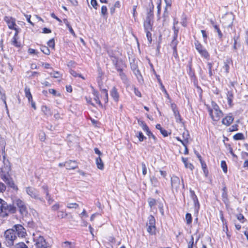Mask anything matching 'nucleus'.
<instances>
[{"instance_id":"22","label":"nucleus","mask_w":248,"mask_h":248,"mask_svg":"<svg viewBox=\"0 0 248 248\" xmlns=\"http://www.w3.org/2000/svg\"><path fill=\"white\" fill-rule=\"evenodd\" d=\"M41 110L46 115L51 116L52 114L50 109L46 106H43Z\"/></svg>"},{"instance_id":"37","label":"nucleus","mask_w":248,"mask_h":248,"mask_svg":"<svg viewBox=\"0 0 248 248\" xmlns=\"http://www.w3.org/2000/svg\"><path fill=\"white\" fill-rule=\"evenodd\" d=\"M9 186L13 188V189H17V186L15 184L13 181L10 178L9 180L6 183Z\"/></svg>"},{"instance_id":"18","label":"nucleus","mask_w":248,"mask_h":248,"mask_svg":"<svg viewBox=\"0 0 248 248\" xmlns=\"http://www.w3.org/2000/svg\"><path fill=\"white\" fill-rule=\"evenodd\" d=\"M24 91L25 96L28 98L29 102H30V101H32V96L31 93L30 88L27 86L25 87Z\"/></svg>"},{"instance_id":"17","label":"nucleus","mask_w":248,"mask_h":248,"mask_svg":"<svg viewBox=\"0 0 248 248\" xmlns=\"http://www.w3.org/2000/svg\"><path fill=\"white\" fill-rule=\"evenodd\" d=\"M227 98L229 105L231 106L232 105V102L233 99V94L232 91H228L227 92Z\"/></svg>"},{"instance_id":"13","label":"nucleus","mask_w":248,"mask_h":248,"mask_svg":"<svg viewBox=\"0 0 248 248\" xmlns=\"http://www.w3.org/2000/svg\"><path fill=\"white\" fill-rule=\"evenodd\" d=\"M78 168V165L76 161L69 160L66 162V169L74 170Z\"/></svg>"},{"instance_id":"14","label":"nucleus","mask_w":248,"mask_h":248,"mask_svg":"<svg viewBox=\"0 0 248 248\" xmlns=\"http://www.w3.org/2000/svg\"><path fill=\"white\" fill-rule=\"evenodd\" d=\"M221 196L222 201L224 202V203L227 205L229 203V200L228 199L227 191L226 187H224L222 189V193Z\"/></svg>"},{"instance_id":"16","label":"nucleus","mask_w":248,"mask_h":248,"mask_svg":"<svg viewBox=\"0 0 248 248\" xmlns=\"http://www.w3.org/2000/svg\"><path fill=\"white\" fill-rule=\"evenodd\" d=\"M95 163L97 167L100 170H103L104 168V165L103 161L102 160L100 156H98L95 159Z\"/></svg>"},{"instance_id":"8","label":"nucleus","mask_w":248,"mask_h":248,"mask_svg":"<svg viewBox=\"0 0 248 248\" xmlns=\"http://www.w3.org/2000/svg\"><path fill=\"white\" fill-rule=\"evenodd\" d=\"M4 20L7 23L8 28L12 30L16 26V19L9 16H5L4 17Z\"/></svg>"},{"instance_id":"48","label":"nucleus","mask_w":248,"mask_h":248,"mask_svg":"<svg viewBox=\"0 0 248 248\" xmlns=\"http://www.w3.org/2000/svg\"><path fill=\"white\" fill-rule=\"evenodd\" d=\"M47 45L49 47H51L52 48H54V47H55V42H54V38H52V39L49 40L47 42Z\"/></svg>"},{"instance_id":"26","label":"nucleus","mask_w":248,"mask_h":248,"mask_svg":"<svg viewBox=\"0 0 248 248\" xmlns=\"http://www.w3.org/2000/svg\"><path fill=\"white\" fill-rule=\"evenodd\" d=\"M233 139L238 140H242L244 139V136L241 133H238L234 135L233 137Z\"/></svg>"},{"instance_id":"23","label":"nucleus","mask_w":248,"mask_h":248,"mask_svg":"<svg viewBox=\"0 0 248 248\" xmlns=\"http://www.w3.org/2000/svg\"><path fill=\"white\" fill-rule=\"evenodd\" d=\"M18 36H14L12 40V44L16 47H20L21 46L20 42H18Z\"/></svg>"},{"instance_id":"42","label":"nucleus","mask_w":248,"mask_h":248,"mask_svg":"<svg viewBox=\"0 0 248 248\" xmlns=\"http://www.w3.org/2000/svg\"><path fill=\"white\" fill-rule=\"evenodd\" d=\"M67 207L69 209H76L78 207V204H77V203H69L67 204Z\"/></svg>"},{"instance_id":"21","label":"nucleus","mask_w":248,"mask_h":248,"mask_svg":"<svg viewBox=\"0 0 248 248\" xmlns=\"http://www.w3.org/2000/svg\"><path fill=\"white\" fill-rule=\"evenodd\" d=\"M115 68L118 72L123 70V68L125 67V64L122 60L114 65Z\"/></svg>"},{"instance_id":"59","label":"nucleus","mask_w":248,"mask_h":248,"mask_svg":"<svg viewBox=\"0 0 248 248\" xmlns=\"http://www.w3.org/2000/svg\"><path fill=\"white\" fill-rule=\"evenodd\" d=\"M67 65L70 67H75L76 66V62L73 61H70L67 62Z\"/></svg>"},{"instance_id":"1","label":"nucleus","mask_w":248,"mask_h":248,"mask_svg":"<svg viewBox=\"0 0 248 248\" xmlns=\"http://www.w3.org/2000/svg\"><path fill=\"white\" fill-rule=\"evenodd\" d=\"M26 232L24 228L21 225H15L12 229L7 230L3 234V243L7 247L12 248L14 246L17 236L20 237L25 236Z\"/></svg>"},{"instance_id":"24","label":"nucleus","mask_w":248,"mask_h":248,"mask_svg":"<svg viewBox=\"0 0 248 248\" xmlns=\"http://www.w3.org/2000/svg\"><path fill=\"white\" fill-rule=\"evenodd\" d=\"M173 112L175 116L176 122L181 123L182 122V119L178 110L173 111Z\"/></svg>"},{"instance_id":"11","label":"nucleus","mask_w":248,"mask_h":248,"mask_svg":"<svg viewBox=\"0 0 248 248\" xmlns=\"http://www.w3.org/2000/svg\"><path fill=\"white\" fill-rule=\"evenodd\" d=\"M233 118L232 116H227L222 120V123L226 126L230 125L233 121Z\"/></svg>"},{"instance_id":"20","label":"nucleus","mask_w":248,"mask_h":248,"mask_svg":"<svg viewBox=\"0 0 248 248\" xmlns=\"http://www.w3.org/2000/svg\"><path fill=\"white\" fill-rule=\"evenodd\" d=\"M154 15L152 11H150L148 13L147 16L146 17V19L144 21V22H147L150 23H153V18Z\"/></svg>"},{"instance_id":"55","label":"nucleus","mask_w":248,"mask_h":248,"mask_svg":"<svg viewBox=\"0 0 248 248\" xmlns=\"http://www.w3.org/2000/svg\"><path fill=\"white\" fill-rule=\"evenodd\" d=\"M194 246V238L192 236H191V239L188 244V248H193Z\"/></svg>"},{"instance_id":"28","label":"nucleus","mask_w":248,"mask_h":248,"mask_svg":"<svg viewBox=\"0 0 248 248\" xmlns=\"http://www.w3.org/2000/svg\"><path fill=\"white\" fill-rule=\"evenodd\" d=\"M118 72L119 73V76L123 82L126 83L127 81V78L125 74L123 72V70L120 71Z\"/></svg>"},{"instance_id":"32","label":"nucleus","mask_w":248,"mask_h":248,"mask_svg":"<svg viewBox=\"0 0 248 248\" xmlns=\"http://www.w3.org/2000/svg\"><path fill=\"white\" fill-rule=\"evenodd\" d=\"M147 231L150 234H154L155 232V225H147Z\"/></svg>"},{"instance_id":"51","label":"nucleus","mask_w":248,"mask_h":248,"mask_svg":"<svg viewBox=\"0 0 248 248\" xmlns=\"http://www.w3.org/2000/svg\"><path fill=\"white\" fill-rule=\"evenodd\" d=\"M42 188L44 190V192L45 193L46 196L50 195L47 186L44 185L42 186Z\"/></svg>"},{"instance_id":"43","label":"nucleus","mask_w":248,"mask_h":248,"mask_svg":"<svg viewBox=\"0 0 248 248\" xmlns=\"http://www.w3.org/2000/svg\"><path fill=\"white\" fill-rule=\"evenodd\" d=\"M221 167L223 170V171L224 173H227V164L225 161H221Z\"/></svg>"},{"instance_id":"52","label":"nucleus","mask_w":248,"mask_h":248,"mask_svg":"<svg viewBox=\"0 0 248 248\" xmlns=\"http://www.w3.org/2000/svg\"><path fill=\"white\" fill-rule=\"evenodd\" d=\"M50 75L51 77L54 78H59L60 77V73L57 71V72H54L53 73H50Z\"/></svg>"},{"instance_id":"49","label":"nucleus","mask_w":248,"mask_h":248,"mask_svg":"<svg viewBox=\"0 0 248 248\" xmlns=\"http://www.w3.org/2000/svg\"><path fill=\"white\" fill-rule=\"evenodd\" d=\"M207 65H208V70H209V74L210 77H211L213 75L212 70V67H213V64L211 62H208Z\"/></svg>"},{"instance_id":"34","label":"nucleus","mask_w":248,"mask_h":248,"mask_svg":"<svg viewBox=\"0 0 248 248\" xmlns=\"http://www.w3.org/2000/svg\"><path fill=\"white\" fill-rule=\"evenodd\" d=\"M14 246V248H28V246L23 242L18 243Z\"/></svg>"},{"instance_id":"10","label":"nucleus","mask_w":248,"mask_h":248,"mask_svg":"<svg viewBox=\"0 0 248 248\" xmlns=\"http://www.w3.org/2000/svg\"><path fill=\"white\" fill-rule=\"evenodd\" d=\"M156 77L157 78V81L159 84V85L160 86V89L162 91V92L165 93V95H166V97H167V99H168L170 101H171V99L170 97V95L169 94V93H168L167 90H166V89L165 88V87L163 85L160 78H159V76L158 75H156Z\"/></svg>"},{"instance_id":"7","label":"nucleus","mask_w":248,"mask_h":248,"mask_svg":"<svg viewBox=\"0 0 248 248\" xmlns=\"http://www.w3.org/2000/svg\"><path fill=\"white\" fill-rule=\"evenodd\" d=\"M170 181L172 190L175 189L177 191L180 186V180L179 178L176 176L173 175L171 177Z\"/></svg>"},{"instance_id":"41","label":"nucleus","mask_w":248,"mask_h":248,"mask_svg":"<svg viewBox=\"0 0 248 248\" xmlns=\"http://www.w3.org/2000/svg\"><path fill=\"white\" fill-rule=\"evenodd\" d=\"M186 223L189 224L192 222V217L190 213H186Z\"/></svg>"},{"instance_id":"60","label":"nucleus","mask_w":248,"mask_h":248,"mask_svg":"<svg viewBox=\"0 0 248 248\" xmlns=\"http://www.w3.org/2000/svg\"><path fill=\"white\" fill-rule=\"evenodd\" d=\"M6 189V186L2 182H0V192H4Z\"/></svg>"},{"instance_id":"47","label":"nucleus","mask_w":248,"mask_h":248,"mask_svg":"<svg viewBox=\"0 0 248 248\" xmlns=\"http://www.w3.org/2000/svg\"><path fill=\"white\" fill-rule=\"evenodd\" d=\"M108 9L106 6L103 5L101 7V14L103 16H105L107 15Z\"/></svg>"},{"instance_id":"50","label":"nucleus","mask_w":248,"mask_h":248,"mask_svg":"<svg viewBox=\"0 0 248 248\" xmlns=\"http://www.w3.org/2000/svg\"><path fill=\"white\" fill-rule=\"evenodd\" d=\"M142 174L145 175L147 173V168L144 162L141 163Z\"/></svg>"},{"instance_id":"3","label":"nucleus","mask_w":248,"mask_h":248,"mask_svg":"<svg viewBox=\"0 0 248 248\" xmlns=\"http://www.w3.org/2000/svg\"><path fill=\"white\" fill-rule=\"evenodd\" d=\"M212 108L207 106L209 115L214 121L217 122L223 115V112L220 109L218 105L214 101L211 102Z\"/></svg>"},{"instance_id":"46","label":"nucleus","mask_w":248,"mask_h":248,"mask_svg":"<svg viewBox=\"0 0 248 248\" xmlns=\"http://www.w3.org/2000/svg\"><path fill=\"white\" fill-rule=\"evenodd\" d=\"M194 205H195V209L198 211L199 208H200V203L199 202L198 198H196V199H194L193 200Z\"/></svg>"},{"instance_id":"30","label":"nucleus","mask_w":248,"mask_h":248,"mask_svg":"<svg viewBox=\"0 0 248 248\" xmlns=\"http://www.w3.org/2000/svg\"><path fill=\"white\" fill-rule=\"evenodd\" d=\"M153 23H150L144 22V31H152V30Z\"/></svg>"},{"instance_id":"45","label":"nucleus","mask_w":248,"mask_h":248,"mask_svg":"<svg viewBox=\"0 0 248 248\" xmlns=\"http://www.w3.org/2000/svg\"><path fill=\"white\" fill-rule=\"evenodd\" d=\"M67 216V214L62 211H59L58 212L57 216L58 217L63 218Z\"/></svg>"},{"instance_id":"5","label":"nucleus","mask_w":248,"mask_h":248,"mask_svg":"<svg viewBox=\"0 0 248 248\" xmlns=\"http://www.w3.org/2000/svg\"><path fill=\"white\" fill-rule=\"evenodd\" d=\"M196 49L198 51L201 56L206 60L210 59V55L205 47L198 41H196L194 43Z\"/></svg>"},{"instance_id":"64","label":"nucleus","mask_w":248,"mask_h":248,"mask_svg":"<svg viewBox=\"0 0 248 248\" xmlns=\"http://www.w3.org/2000/svg\"><path fill=\"white\" fill-rule=\"evenodd\" d=\"M134 93L136 95H137V96H139V97L141 96V94L140 91L138 89H137L136 88H134Z\"/></svg>"},{"instance_id":"19","label":"nucleus","mask_w":248,"mask_h":248,"mask_svg":"<svg viewBox=\"0 0 248 248\" xmlns=\"http://www.w3.org/2000/svg\"><path fill=\"white\" fill-rule=\"evenodd\" d=\"M182 160L183 162L184 163L185 167L186 168L189 169L190 170H192L194 168L193 165L191 163L187 162V158L182 157Z\"/></svg>"},{"instance_id":"54","label":"nucleus","mask_w":248,"mask_h":248,"mask_svg":"<svg viewBox=\"0 0 248 248\" xmlns=\"http://www.w3.org/2000/svg\"><path fill=\"white\" fill-rule=\"evenodd\" d=\"M112 61V63L114 65H116L119 62H120L122 60H119L117 57H113L112 59H111Z\"/></svg>"},{"instance_id":"39","label":"nucleus","mask_w":248,"mask_h":248,"mask_svg":"<svg viewBox=\"0 0 248 248\" xmlns=\"http://www.w3.org/2000/svg\"><path fill=\"white\" fill-rule=\"evenodd\" d=\"M70 73L74 77H80V78H82V79H84V78L81 74H78L74 70L70 69Z\"/></svg>"},{"instance_id":"12","label":"nucleus","mask_w":248,"mask_h":248,"mask_svg":"<svg viewBox=\"0 0 248 248\" xmlns=\"http://www.w3.org/2000/svg\"><path fill=\"white\" fill-rule=\"evenodd\" d=\"M110 95L115 102L118 101L119 95L116 87H113L110 92Z\"/></svg>"},{"instance_id":"38","label":"nucleus","mask_w":248,"mask_h":248,"mask_svg":"<svg viewBox=\"0 0 248 248\" xmlns=\"http://www.w3.org/2000/svg\"><path fill=\"white\" fill-rule=\"evenodd\" d=\"M9 186L13 188V189H17V186L15 184L13 181L10 178L9 180L6 183Z\"/></svg>"},{"instance_id":"53","label":"nucleus","mask_w":248,"mask_h":248,"mask_svg":"<svg viewBox=\"0 0 248 248\" xmlns=\"http://www.w3.org/2000/svg\"><path fill=\"white\" fill-rule=\"evenodd\" d=\"M183 137L184 139L186 140V142H188V139L189 137V135L188 134V131H186L184 132V133L183 134Z\"/></svg>"},{"instance_id":"6","label":"nucleus","mask_w":248,"mask_h":248,"mask_svg":"<svg viewBox=\"0 0 248 248\" xmlns=\"http://www.w3.org/2000/svg\"><path fill=\"white\" fill-rule=\"evenodd\" d=\"M34 241L35 242L36 248H47L48 244L46 242L43 236L39 235L34 238Z\"/></svg>"},{"instance_id":"57","label":"nucleus","mask_w":248,"mask_h":248,"mask_svg":"<svg viewBox=\"0 0 248 248\" xmlns=\"http://www.w3.org/2000/svg\"><path fill=\"white\" fill-rule=\"evenodd\" d=\"M94 100L96 102V103H97L101 108H103V105L102 104L99 100V96H94Z\"/></svg>"},{"instance_id":"61","label":"nucleus","mask_w":248,"mask_h":248,"mask_svg":"<svg viewBox=\"0 0 248 248\" xmlns=\"http://www.w3.org/2000/svg\"><path fill=\"white\" fill-rule=\"evenodd\" d=\"M237 127L238 125L237 124H233L229 128L230 131L231 132L237 131L238 130Z\"/></svg>"},{"instance_id":"15","label":"nucleus","mask_w":248,"mask_h":248,"mask_svg":"<svg viewBox=\"0 0 248 248\" xmlns=\"http://www.w3.org/2000/svg\"><path fill=\"white\" fill-rule=\"evenodd\" d=\"M232 62L231 59L226 60L224 62V65L222 67V69L224 71V73L227 75L229 72L230 63Z\"/></svg>"},{"instance_id":"56","label":"nucleus","mask_w":248,"mask_h":248,"mask_svg":"<svg viewBox=\"0 0 248 248\" xmlns=\"http://www.w3.org/2000/svg\"><path fill=\"white\" fill-rule=\"evenodd\" d=\"M148 202L150 207L152 208L153 206L155 205L156 201L155 199H151L148 201Z\"/></svg>"},{"instance_id":"36","label":"nucleus","mask_w":248,"mask_h":248,"mask_svg":"<svg viewBox=\"0 0 248 248\" xmlns=\"http://www.w3.org/2000/svg\"><path fill=\"white\" fill-rule=\"evenodd\" d=\"M64 23L65 24L66 26H67V27L68 28L70 32L72 34L75 35V32H74V30H73L71 26L70 25L69 22L66 20H64Z\"/></svg>"},{"instance_id":"40","label":"nucleus","mask_w":248,"mask_h":248,"mask_svg":"<svg viewBox=\"0 0 248 248\" xmlns=\"http://www.w3.org/2000/svg\"><path fill=\"white\" fill-rule=\"evenodd\" d=\"M178 44V41L177 39H173L171 42L170 46L172 47V49L177 48Z\"/></svg>"},{"instance_id":"35","label":"nucleus","mask_w":248,"mask_h":248,"mask_svg":"<svg viewBox=\"0 0 248 248\" xmlns=\"http://www.w3.org/2000/svg\"><path fill=\"white\" fill-rule=\"evenodd\" d=\"M62 247L64 248H74V246L71 242L65 241L62 244Z\"/></svg>"},{"instance_id":"63","label":"nucleus","mask_w":248,"mask_h":248,"mask_svg":"<svg viewBox=\"0 0 248 248\" xmlns=\"http://www.w3.org/2000/svg\"><path fill=\"white\" fill-rule=\"evenodd\" d=\"M59 208H60L59 204L56 203L52 206L51 209L53 211H56V210H58L59 209Z\"/></svg>"},{"instance_id":"29","label":"nucleus","mask_w":248,"mask_h":248,"mask_svg":"<svg viewBox=\"0 0 248 248\" xmlns=\"http://www.w3.org/2000/svg\"><path fill=\"white\" fill-rule=\"evenodd\" d=\"M214 30L215 31H216L217 33L218 34V37L219 39H221L223 37V34L221 32L219 28V26H215Z\"/></svg>"},{"instance_id":"9","label":"nucleus","mask_w":248,"mask_h":248,"mask_svg":"<svg viewBox=\"0 0 248 248\" xmlns=\"http://www.w3.org/2000/svg\"><path fill=\"white\" fill-rule=\"evenodd\" d=\"M15 204L18 207L19 211L21 214L27 213V208L23 201L18 199L15 201Z\"/></svg>"},{"instance_id":"27","label":"nucleus","mask_w":248,"mask_h":248,"mask_svg":"<svg viewBox=\"0 0 248 248\" xmlns=\"http://www.w3.org/2000/svg\"><path fill=\"white\" fill-rule=\"evenodd\" d=\"M136 136L138 138L140 141H143L146 138L143 135L141 131H138L136 133Z\"/></svg>"},{"instance_id":"31","label":"nucleus","mask_w":248,"mask_h":248,"mask_svg":"<svg viewBox=\"0 0 248 248\" xmlns=\"http://www.w3.org/2000/svg\"><path fill=\"white\" fill-rule=\"evenodd\" d=\"M150 181L154 186H158L159 182L157 179L156 177H155V176H153L151 178Z\"/></svg>"},{"instance_id":"62","label":"nucleus","mask_w":248,"mask_h":248,"mask_svg":"<svg viewBox=\"0 0 248 248\" xmlns=\"http://www.w3.org/2000/svg\"><path fill=\"white\" fill-rule=\"evenodd\" d=\"M237 218L239 221H241L242 222H243V221H242V220H244L245 219L244 216L242 214H239L237 215Z\"/></svg>"},{"instance_id":"58","label":"nucleus","mask_w":248,"mask_h":248,"mask_svg":"<svg viewBox=\"0 0 248 248\" xmlns=\"http://www.w3.org/2000/svg\"><path fill=\"white\" fill-rule=\"evenodd\" d=\"M201 32L202 33V37L204 39V42H206L207 35L206 31L204 30H201Z\"/></svg>"},{"instance_id":"44","label":"nucleus","mask_w":248,"mask_h":248,"mask_svg":"<svg viewBox=\"0 0 248 248\" xmlns=\"http://www.w3.org/2000/svg\"><path fill=\"white\" fill-rule=\"evenodd\" d=\"M151 31H145V32L146 34V37L150 44L152 43V33H151Z\"/></svg>"},{"instance_id":"2","label":"nucleus","mask_w":248,"mask_h":248,"mask_svg":"<svg viewBox=\"0 0 248 248\" xmlns=\"http://www.w3.org/2000/svg\"><path fill=\"white\" fill-rule=\"evenodd\" d=\"M16 211V207L13 204H8L0 198V217H6L10 214L15 213Z\"/></svg>"},{"instance_id":"4","label":"nucleus","mask_w":248,"mask_h":248,"mask_svg":"<svg viewBox=\"0 0 248 248\" xmlns=\"http://www.w3.org/2000/svg\"><path fill=\"white\" fill-rule=\"evenodd\" d=\"M26 192L31 198L45 202L44 199L40 196L39 191L35 188L31 186L26 187Z\"/></svg>"},{"instance_id":"25","label":"nucleus","mask_w":248,"mask_h":248,"mask_svg":"<svg viewBox=\"0 0 248 248\" xmlns=\"http://www.w3.org/2000/svg\"><path fill=\"white\" fill-rule=\"evenodd\" d=\"M155 221L154 216L150 215L148 217V220L147 222V225H155Z\"/></svg>"},{"instance_id":"33","label":"nucleus","mask_w":248,"mask_h":248,"mask_svg":"<svg viewBox=\"0 0 248 248\" xmlns=\"http://www.w3.org/2000/svg\"><path fill=\"white\" fill-rule=\"evenodd\" d=\"M41 51L46 55H49L50 50L49 48L46 46H41L40 47Z\"/></svg>"}]
</instances>
